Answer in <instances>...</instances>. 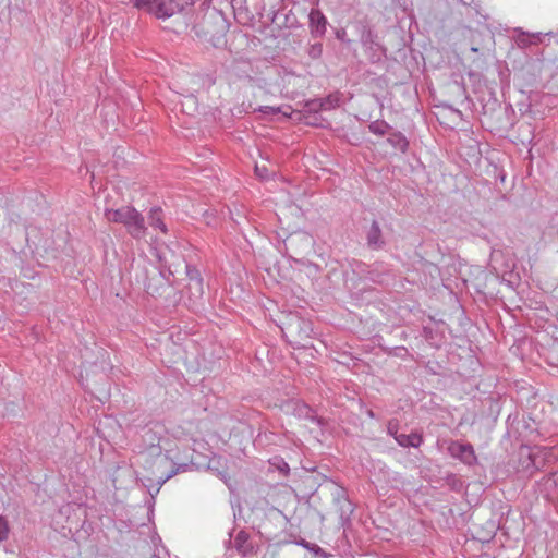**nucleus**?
<instances>
[{
	"label": "nucleus",
	"mask_w": 558,
	"mask_h": 558,
	"mask_svg": "<svg viewBox=\"0 0 558 558\" xmlns=\"http://www.w3.org/2000/svg\"><path fill=\"white\" fill-rule=\"evenodd\" d=\"M388 433L395 437L397 442L402 447H418V434H399L398 433V424L393 421H389L388 423Z\"/></svg>",
	"instance_id": "1a4fd4ad"
},
{
	"label": "nucleus",
	"mask_w": 558,
	"mask_h": 558,
	"mask_svg": "<svg viewBox=\"0 0 558 558\" xmlns=\"http://www.w3.org/2000/svg\"><path fill=\"white\" fill-rule=\"evenodd\" d=\"M234 495L231 497V505H232V508L234 509L235 508V500H234Z\"/></svg>",
	"instance_id": "c756f323"
},
{
	"label": "nucleus",
	"mask_w": 558,
	"mask_h": 558,
	"mask_svg": "<svg viewBox=\"0 0 558 558\" xmlns=\"http://www.w3.org/2000/svg\"><path fill=\"white\" fill-rule=\"evenodd\" d=\"M289 525L288 518L278 509H272L266 517L262 524L259 532L269 542L277 544L293 543L286 534L284 531Z\"/></svg>",
	"instance_id": "f03ea898"
},
{
	"label": "nucleus",
	"mask_w": 558,
	"mask_h": 558,
	"mask_svg": "<svg viewBox=\"0 0 558 558\" xmlns=\"http://www.w3.org/2000/svg\"><path fill=\"white\" fill-rule=\"evenodd\" d=\"M320 104H322V99H314V100H311L306 104V107L308 108L310 111H319V110H324L323 107H320Z\"/></svg>",
	"instance_id": "393cba45"
},
{
	"label": "nucleus",
	"mask_w": 558,
	"mask_h": 558,
	"mask_svg": "<svg viewBox=\"0 0 558 558\" xmlns=\"http://www.w3.org/2000/svg\"><path fill=\"white\" fill-rule=\"evenodd\" d=\"M367 245L372 250H379L384 246L385 240L377 221H373L366 233Z\"/></svg>",
	"instance_id": "f8f14e48"
},
{
	"label": "nucleus",
	"mask_w": 558,
	"mask_h": 558,
	"mask_svg": "<svg viewBox=\"0 0 558 558\" xmlns=\"http://www.w3.org/2000/svg\"><path fill=\"white\" fill-rule=\"evenodd\" d=\"M231 537H232V531H231V532H229V538H228V541H227V543H226V546H227V547H229V545H231Z\"/></svg>",
	"instance_id": "c85d7f7f"
},
{
	"label": "nucleus",
	"mask_w": 558,
	"mask_h": 558,
	"mask_svg": "<svg viewBox=\"0 0 558 558\" xmlns=\"http://www.w3.org/2000/svg\"><path fill=\"white\" fill-rule=\"evenodd\" d=\"M367 413H368V415H369L371 417H373V416H374V413H373V411H372V410H369Z\"/></svg>",
	"instance_id": "72a5a7b5"
},
{
	"label": "nucleus",
	"mask_w": 558,
	"mask_h": 558,
	"mask_svg": "<svg viewBox=\"0 0 558 558\" xmlns=\"http://www.w3.org/2000/svg\"><path fill=\"white\" fill-rule=\"evenodd\" d=\"M233 547L235 550L246 557L257 553V545L251 539L250 534L244 530L238 532L234 537Z\"/></svg>",
	"instance_id": "0eeeda50"
},
{
	"label": "nucleus",
	"mask_w": 558,
	"mask_h": 558,
	"mask_svg": "<svg viewBox=\"0 0 558 558\" xmlns=\"http://www.w3.org/2000/svg\"><path fill=\"white\" fill-rule=\"evenodd\" d=\"M339 106V97L335 95H329L326 98H322L320 107H323L324 110H331Z\"/></svg>",
	"instance_id": "412c9836"
},
{
	"label": "nucleus",
	"mask_w": 558,
	"mask_h": 558,
	"mask_svg": "<svg viewBox=\"0 0 558 558\" xmlns=\"http://www.w3.org/2000/svg\"><path fill=\"white\" fill-rule=\"evenodd\" d=\"M236 507H238V511H239V513L241 514V512H242V508H241V506H240V505H238Z\"/></svg>",
	"instance_id": "f704fd0d"
},
{
	"label": "nucleus",
	"mask_w": 558,
	"mask_h": 558,
	"mask_svg": "<svg viewBox=\"0 0 558 558\" xmlns=\"http://www.w3.org/2000/svg\"><path fill=\"white\" fill-rule=\"evenodd\" d=\"M9 533V522L3 515H0V543L8 539Z\"/></svg>",
	"instance_id": "4be33fe9"
},
{
	"label": "nucleus",
	"mask_w": 558,
	"mask_h": 558,
	"mask_svg": "<svg viewBox=\"0 0 558 558\" xmlns=\"http://www.w3.org/2000/svg\"><path fill=\"white\" fill-rule=\"evenodd\" d=\"M308 19L312 32L319 36L324 35L326 32L327 24L325 15L319 10L313 9L310 12Z\"/></svg>",
	"instance_id": "ddd939ff"
},
{
	"label": "nucleus",
	"mask_w": 558,
	"mask_h": 558,
	"mask_svg": "<svg viewBox=\"0 0 558 558\" xmlns=\"http://www.w3.org/2000/svg\"><path fill=\"white\" fill-rule=\"evenodd\" d=\"M185 272L189 282L197 279H203L201 272L192 265L185 264Z\"/></svg>",
	"instance_id": "5701e85b"
},
{
	"label": "nucleus",
	"mask_w": 558,
	"mask_h": 558,
	"mask_svg": "<svg viewBox=\"0 0 558 558\" xmlns=\"http://www.w3.org/2000/svg\"><path fill=\"white\" fill-rule=\"evenodd\" d=\"M146 502L148 504V517L150 519L154 515L155 496L150 494V497Z\"/></svg>",
	"instance_id": "bb28decb"
},
{
	"label": "nucleus",
	"mask_w": 558,
	"mask_h": 558,
	"mask_svg": "<svg viewBox=\"0 0 558 558\" xmlns=\"http://www.w3.org/2000/svg\"><path fill=\"white\" fill-rule=\"evenodd\" d=\"M255 172L262 179H265L268 177V172L265 167L255 166Z\"/></svg>",
	"instance_id": "cd10ccee"
},
{
	"label": "nucleus",
	"mask_w": 558,
	"mask_h": 558,
	"mask_svg": "<svg viewBox=\"0 0 558 558\" xmlns=\"http://www.w3.org/2000/svg\"><path fill=\"white\" fill-rule=\"evenodd\" d=\"M348 490L338 492V496L335 498L337 510L339 512L340 525L345 527L351 522V515L354 511L352 500L347 495Z\"/></svg>",
	"instance_id": "423d86ee"
},
{
	"label": "nucleus",
	"mask_w": 558,
	"mask_h": 558,
	"mask_svg": "<svg viewBox=\"0 0 558 558\" xmlns=\"http://www.w3.org/2000/svg\"><path fill=\"white\" fill-rule=\"evenodd\" d=\"M134 8L156 19H168L174 15L178 4L174 0H132Z\"/></svg>",
	"instance_id": "20e7f679"
},
{
	"label": "nucleus",
	"mask_w": 558,
	"mask_h": 558,
	"mask_svg": "<svg viewBox=\"0 0 558 558\" xmlns=\"http://www.w3.org/2000/svg\"><path fill=\"white\" fill-rule=\"evenodd\" d=\"M368 129L372 133L376 135H384L387 133L389 125L387 122L383 120H376L368 125Z\"/></svg>",
	"instance_id": "6ab92c4d"
},
{
	"label": "nucleus",
	"mask_w": 558,
	"mask_h": 558,
	"mask_svg": "<svg viewBox=\"0 0 558 558\" xmlns=\"http://www.w3.org/2000/svg\"><path fill=\"white\" fill-rule=\"evenodd\" d=\"M519 520H520V524H519V527H520V530H522V525H523V519H522V517H521V515L519 517Z\"/></svg>",
	"instance_id": "7c9ffc66"
},
{
	"label": "nucleus",
	"mask_w": 558,
	"mask_h": 558,
	"mask_svg": "<svg viewBox=\"0 0 558 558\" xmlns=\"http://www.w3.org/2000/svg\"><path fill=\"white\" fill-rule=\"evenodd\" d=\"M144 287L147 293L151 295L161 294V290L166 287V279L161 271L153 269V276L148 277L144 281Z\"/></svg>",
	"instance_id": "9b49d317"
},
{
	"label": "nucleus",
	"mask_w": 558,
	"mask_h": 558,
	"mask_svg": "<svg viewBox=\"0 0 558 558\" xmlns=\"http://www.w3.org/2000/svg\"><path fill=\"white\" fill-rule=\"evenodd\" d=\"M520 457L526 458V460L522 462V465H521L522 470L527 471L531 468H538V463L535 461L536 452H534L531 448L521 447L520 448Z\"/></svg>",
	"instance_id": "dca6fc26"
},
{
	"label": "nucleus",
	"mask_w": 558,
	"mask_h": 558,
	"mask_svg": "<svg viewBox=\"0 0 558 558\" xmlns=\"http://www.w3.org/2000/svg\"><path fill=\"white\" fill-rule=\"evenodd\" d=\"M149 225L154 228H158L161 232L167 233V226L162 220V211L159 207H155L150 209L149 213Z\"/></svg>",
	"instance_id": "f3484780"
},
{
	"label": "nucleus",
	"mask_w": 558,
	"mask_h": 558,
	"mask_svg": "<svg viewBox=\"0 0 558 558\" xmlns=\"http://www.w3.org/2000/svg\"><path fill=\"white\" fill-rule=\"evenodd\" d=\"M189 465L185 463L173 468L166 456L158 457L154 462L153 476L147 477V483H144V486L146 488H151L155 486L160 488L169 478H171L180 471H185Z\"/></svg>",
	"instance_id": "7ed1b4c3"
},
{
	"label": "nucleus",
	"mask_w": 558,
	"mask_h": 558,
	"mask_svg": "<svg viewBox=\"0 0 558 558\" xmlns=\"http://www.w3.org/2000/svg\"><path fill=\"white\" fill-rule=\"evenodd\" d=\"M389 142L392 144V146L400 149L401 151H405L409 145L407 138L401 136L400 134H395L391 137H389Z\"/></svg>",
	"instance_id": "aec40b11"
},
{
	"label": "nucleus",
	"mask_w": 558,
	"mask_h": 558,
	"mask_svg": "<svg viewBox=\"0 0 558 558\" xmlns=\"http://www.w3.org/2000/svg\"><path fill=\"white\" fill-rule=\"evenodd\" d=\"M294 543H295L296 545H300V546H302V547L306 548V549H307V550H310V551L315 553V554H317L318 551H320V550H322V549H320V547H319L318 545H316V544H312V543H308V542H307V541H305V539L295 541Z\"/></svg>",
	"instance_id": "b1692460"
},
{
	"label": "nucleus",
	"mask_w": 558,
	"mask_h": 558,
	"mask_svg": "<svg viewBox=\"0 0 558 558\" xmlns=\"http://www.w3.org/2000/svg\"><path fill=\"white\" fill-rule=\"evenodd\" d=\"M448 452L452 458L459 459L468 465H472L477 461L474 449L470 444L452 441L448 446Z\"/></svg>",
	"instance_id": "39448f33"
},
{
	"label": "nucleus",
	"mask_w": 558,
	"mask_h": 558,
	"mask_svg": "<svg viewBox=\"0 0 558 558\" xmlns=\"http://www.w3.org/2000/svg\"><path fill=\"white\" fill-rule=\"evenodd\" d=\"M171 267H172V266H171V265H169L168 270H169V272H170L171 275H173L175 270H172V268H171Z\"/></svg>",
	"instance_id": "2f4dec72"
},
{
	"label": "nucleus",
	"mask_w": 558,
	"mask_h": 558,
	"mask_svg": "<svg viewBox=\"0 0 558 558\" xmlns=\"http://www.w3.org/2000/svg\"><path fill=\"white\" fill-rule=\"evenodd\" d=\"M288 408L292 410V413L295 416L316 422L318 425H323V418L315 415L314 411L305 403L300 401H292L288 404Z\"/></svg>",
	"instance_id": "9d476101"
},
{
	"label": "nucleus",
	"mask_w": 558,
	"mask_h": 558,
	"mask_svg": "<svg viewBox=\"0 0 558 558\" xmlns=\"http://www.w3.org/2000/svg\"><path fill=\"white\" fill-rule=\"evenodd\" d=\"M267 472H277L279 477H287L290 473V468L283 458L276 456L268 460Z\"/></svg>",
	"instance_id": "4468645a"
},
{
	"label": "nucleus",
	"mask_w": 558,
	"mask_h": 558,
	"mask_svg": "<svg viewBox=\"0 0 558 558\" xmlns=\"http://www.w3.org/2000/svg\"><path fill=\"white\" fill-rule=\"evenodd\" d=\"M510 520H511V519H510V513H508V515H507V518H506V522H505V524H508Z\"/></svg>",
	"instance_id": "473e14b6"
},
{
	"label": "nucleus",
	"mask_w": 558,
	"mask_h": 558,
	"mask_svg": "<svg viewBox=\"0 0 558 558\" xmlns=\"http://www.w3.org/2000/svg\"><path fill=\"white\" fill-rule=\"evenodd\" d=\"M190 299L196 301L199 300L204 293L203 279L190 281L186 286Z\"/></svg>",
	"instance_id": "a211bd4d"
},
{
	"label": "nucleus",
	"mask_w": 558,
	"mask_h": 558,
	"mask_svg": "<svg viewBox=\"0 0 558 558\" xmlns=\"http://www.w3.org/2000/svg\"><path fill=\"white\" fill-rule=\"evenodd\" d=\"M414 90H415V93H416V94H418V87H417V85H415V86H414Z\"/></svg>",
	"instance_id": "c9c22d12"
},
{
	"label": "nucleus",
	"mask_w": 558,
	"mask_h": 558,
	"mask_svg": "<svg viewBox=\"0 0 558 558\" xmlns=\"http://www.w3.org/2000/svg\"><path fill=\"white\" fill-rule=\"evenodd\" d=\"M306 484L310 486H322L330 487L337 485V483L328 475L312 471L311 475L307 476Z\"/></svg>",
	"instance_id": "2eb2a0df"
},
{
	"label": "nucleus",
	"mask_w": 558,
	"mask_h": 558,
	"mask_svg": "<svg viewBox=\"0 0 558 558\" xmlns=\"http://www.w3.org/2000/svg\"><path fill=\"white\" fill-rule=\"evenodd\" d=\"M258 111L266 113V114H276V113L280 112V108L264 106V107H259Z\"/></svg>",
	"instance_id": "a878e982"
},
{
	"label": "nucleus",
	"mask_w": 558,
	"mask_h": 558,
	"mask_svg": "<svg viewBox=\"0 0 558 558\" xmlns=\"http://www.w3.org/2000/svg\"><path fill=\"white\" fill-rule=\"evenodd\" d=\"M105 217L109 222L122 223L134 239H142L146 233L143 215L132 206L106 209Z\"/></svg>",
	"instance_id": "f257e3e1"
},
{
	"label": "nucleus",
	"mask_w": 558,
	"mask_h": 558,
	"mask_svg": "<svg viewBox=\"0 0 558 558\" xmlns=\"http://www.w3.org/2000/svg\"><path fill=\"white\" fill-rule=\"evenodd\" d=\"M287 331L291 336H298L300 339L308 338L312 331L311 323L293 315L287 323Z\"/></svg>",
	"instance_id": "6e6552de"
}]
</instances>
